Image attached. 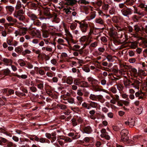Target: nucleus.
<instances>
[{
  "mask_svg": "<svg viewBox=\"0 0 147 147\" xmlns=\"http://www.w3.org/2000/svg\"><path fill=\"white\" fill-rule=\"evenodd\" d=\"M24 10L22 9L17 11H15L13 13V16L15 18H18L19 21H24L25 18L23 14L24 13Z\"/></svg>",
  "mask_w": 147,
  "mask_h": 147,
  "instance_id": "f257e3e1",
  "label": "nucleus"
},
{
  "mask_svg": "<svg viewBox=\"0 0 147 147\" xmlns=\"http://www.w3.org/2000/svg\"><path fill=\"white\" fill-rule=\"evenodd\" d=\"M75 22L79 23L80 25L79 28L82 33L86 32L88 27V25L87 23L84 21L80 22L76 20H75Z\"/></svg>",
  "mask_w": 147,
  "mask_h": 147,
  "instance_id": "f03ea898",
  "label": "nucleus"
},
{
  "mask_svg": "<svg viewBox=\"0 0 147 147\" xmlns=\"http://www.w3.org/2000/svg\"><path fill=\"white\" fill-rule=\"evenodd\" d=\"M120 134L121 140L123 142L127 141L129 139L128 131L126 129H123L121 131Z\"/></svg>",
  "mask_w": 147,
  "mask_h": 147,
  "instance_id": "7ed1b4c3",
  "label": "nucleus"
},
{
  "mask_svg": "<svg viewBox=\"0 0 147 147\" xmlns=\"http://www.w3.org/2000/svg\"><path fill=\"white\" fill-rule=\"evenodd\" d=\"M65 30L66 33L65 35L68 37V38L67 37L65 38V39L66 40L69 45H70L69 41H70L73 43H74V42L73 39V36L72 34L69 30L67 29H65Z\"/></svg>",
  "mask_w": 147,
  "mask_h": 147,
  "instance_id": "20e7f679",
  "label": "nucleus"
},
{
  "mask_svg": "<svg viewBox=\"0 0 147 147\" xmlns=\"http://www.w3.org/2000/svg\"><path fill=\"white\" fill-rule=\"evenodd\" d=\"M121 11L123 16L127 17H129L133 13L131 9L130 8L127 7L123 9Z\"/></svg>",
  "mask_w": 147,
  "mask_h": 147,
  "instance_id": "39448f33",
  "label": "nucleus"
},
{
  "mask_svg": "<svg viewBox=\"0 0 147 147\" xmlns=\"http://www.w3.org/2000/svg\"><path fill=\"white\" fill-rule=\"evenodd\" d=\"M6 19L9 22H11L8 24V26H13L16 23L19 24H20L18 22L16 18H13L11 16H7L6 17Z\"/></svg>",
  "mask_w": 147,
  "mask_h": 147,
  "instance_id": "423d86ee",
  "label": "nucleus"
},
{
  "mask_svg": "<svg viewBox=\"0 0 147 147\" xmlns=\"http://www.w3.org/2000/svg\"><path fill=\"white\" fill-rule=\"evenodd\" d=\"M101 134L100 135V136L102 138H105L107 140H109L110 138V137L108 133L106 131V129H103L101 130Z\"/></svg>",
  "mask_w": 147,
  "mask_h": 147,
  "instance_id": "0eeeda50",
  "label": "nucleus"
},
{
  "mask_svg": "<svg viewBox=\"0 0 147 147\" xmlns=\"http://www.w3.org/2000/svg\"><path fill=\"white\" fill-rule=\"evenodd\" d=\"M125 123L126 125H129V127H132L134 125V121L132 118H129L127 121L125 122Z\"/></svg>",
  "mask_w": 147,
  "mask_h": 147,
  "instance_id": "6e6552de",
  "label": "nucleus"
},
{
  "mask_svg": "<svg viewBox=\"0 0 147 147\" xmlns=\"http://www.w3.org/2000/svg\"><path fill=\"white\" fill-rule=\"evenodd\" d=\"M90 39L87 36H84L81 37L79 39V41L80 42H86L88 41V44H89L91 42L92 40H89Z\"/></svg>",
  "mask_w": 147,
  "mask_h": 147,
  "instance_id": "1a4fd4ad",
  "label": "nucleus"
},
{
  "mask_svg": "<svg viewBox=\"0 0 147 147\" xmlns=\"http://www.w3.org/2000/svg\"><path fill=\"white\" fill-rule=\"evenodd\" d=\"M34 69L36 71L38 72L39 75L40 76H44L45 75V72L44 70L42 69L41 67H34Z\"/></svg>",
  "mask_w": 147,
  "mask_h": 147,
  "instance_id": "9d476101",
  "label": "nucleus"
},
{
  "mask_svg": "<svg viewBox=\"0 0 147 147\" xmlns=\"http://www.w3.org/2000/svg\"><path fill=\"white\" fill-rule=\"evenodd\" d=\"M133 7L134 8V13L137 14L139 15L140 16H144V12H141L140 11H139L138 8L135 6H134Z\"/></svg>",
  "mask_w": 147,
  "mask_h": 147,
  "instance_id": "9b49d317",
  "label": "nucleus"
},
{
  "mask_svg": "<svg viewBox=\"0 0 147 147\" xmlns=\"http://www.w3.org/2000/svg\"><path fill=\"white\" fill-rule=\"evenodd\" d=\"M140 83V82L138 80H135L133 83H131V85L133 86V87L135 89H139Z\"/></svg>",
  "mask_w": 147,
  "mask_h": 147,
  "instance_id": "f8f14e48",
  "label": "nucleus"
},
{
  "mask_svg": "<svg viewBox=\"0 0 147 147\" xmlns=\"http://www.w3.org/2000/svg\"><path fill=\"white\" fill-rule=\"evenodd\" d=\"M135 95L136 97L138 98V99H142L143 98L144 96L145 95V94L144 92L141 91H138L136 92Z\"/></svg>",
  "mask_w": 147,
  "mask_h": 147,
  "instance_id": "ddd939ff",
  "label": "nucleus"
},
{
  "mask_svg": "<svg viewBox=\"0 0 147 147\" xmlns=\"http://www.w3.org/2000/svg\"><path fill=\"white\" fill-rule=\"evenodd\" d=\"M109 36L111 37H114L117 36V33L114 30L113 28H111L109 29Z\"/></svg>",
  "mask_w": 147,
  "mask_h": 147,
  "instance_id": "4468645a",
  "label": "nucleus"
},
{
  "mask_svg": "<svg viewBox=\"0 0 147 147\" xmlns=\"http://www.w3.org/2000/svg\"><path fill=\"white\" fill-rule=\"evenodd\" d=\"M27 15L33 21L37 18V17L36 15L32 12H28L27 13Z\"/></svg>",
  "mask_w": 147,
  "mask_h": 147,
  "instance_id": "2eb2a0df",
  "label": "nucleus"
},
{
  "mask_svg": "<svg viewBox=\"0 0 147 147\" xmlns=\"http://www.w3.org/2000/svg\"><path fill=\"white\" fill-rule=\"evenodd\" d=\"M67 1L65 4L70 5H73L76 4L77 2V1L76 0H64Z\"/></svg>",
  "mask_w": 147,
  "mask_h": 147,
  "instance_id": "dca6fc26",
  "label": "nucleus"
},
{
  "mask_svg": "<svg viewBox=\"0 0 147 147\" xmlns=\"http://www.w3.org/2000/svg\"><path fill=\"white\" fill-rule=\"evenodd\" d=\"M95 22L98 24L101 25L104 24V21L100 18H96L95 20Z\"/></svg>",
  "mask_w": 147,
  "mask_h": 147,
  "instance_id": "f3484780",
  "label": "nucleus"
},
{
  "mask_svg": "<svg viewBox=\"0 0 147 147\" xmlns=\"http://www.w3.org/2000/svg\"><path fill=\"white\" fill-rule=\"evenodd\" d=\"M14 76L19 78H21L22 79H26L28 78V74H22L21 75H19L17 74H15Z\"/></svg>",
  "mask_w": 147,
  "mask_h": 147,
  "instance_id": "a211bd4d",
  "label": "nucleus"
},
{
  "mask_svg": "<svg viewBox=\"0 0 147 147\" xmlns=\"http://www.w3.org/2000/svg\"><path fill=\"white\" fill-rule=\"evenodd\" d=\"M42 35L44 38H48L49 36V32L46 30H43L42 31Z\"/></svg>",
  "mask_w": 147,
  "mask_h": 147,
  "instance_id": "6ab92c4d",
  "label": "nucleus"
},
{
  "mask_svg": "<svg viewBox=\"0 0 147 147\" xmlns=\"http://www.w3.org/2000/svg\"><path fill=\"white\" fill-rule=\"evenodd\" d=\"M44 9V12L45 15L46 16H50L51 13L50 11V9L46 7H43Z\"/></svg>",
  "mask_w": 147,
  "mask_h": 147,
  "instance_id": "aec40b11",
  "label": "nucleus"
},
{
  "mask_svg": "<svg viewBox=\"0 0 147 147\" xmlns=\"http://www.w3.org/2000/svg\"><path fill=\"white\" fill-rule=\"evenodd\" d=\"M77 100L76 102L77 104L78 105H80L83 101V98L81 96H77L76 97Z\"/></svg>",
  "mask_w": 147,
  "mask_h": 147,
  "instance_id": "412c9836",
  "label": "nucleus"
},
{
  "mask_svg": "<svg viewBox=\"0 0 147 147\" xmlns=\"http://www.w3.org/2000/svg\"><path fill=\"white\" fill-rule=\"evenodd\" d=\"M84 131L85 133L87 134H90L92 132V130L91 127L90 126H88L84 128Z\"/></svg>",
  "mask_w": 147,
  "mask_h": 147,
  "instance_id": "4be33fe9",
  "label": "nucleus"
},
{
  "mask_svg": "<svg viewBox=\"0 0 147 147\" xmlns=\"http://www.w3.org/2000/svg\"><path fill=\"white\" fill-rule=\"evenodd\" d=\"M131 82L130 80L126 79L124 81V84L126 87L129 88V86H131Z\"/></svg>",
  "mask_w": 147,
  "mask_h": 147,
  "instance_id": "5701e85b",
  "label": "nucleus"
},
{
  "mask_svg": "<svg viewBox=\"0 0 147 147\" xmlns=\"http://www.w3.org/2000/svg\"><path fill=\"white\" fill-rule=\"evenodd\" d=\"M22 35H24L26 33V32L28 30L27 28L22 27L19 29Z\"/></svg>",
  "mask_w": 147,
  "mask_h": 147,
  "instance_id": "b1692460",
  "label": "nucleus"
},
{
  "mask_svg": "<svg viewBox=\"0 0 147 147\" xmlns=\"http://www.w3.org/2000/svg\"><path fill=\"white\" fill-rule=\"evenodd\" d=\"M97 99L98 101L102 103H104L105 101V99L104 98L103 96L100 95H98Z\"/></svg>",
  "mask_w": 147,
  "mask_h": 147,
  "instance_id": "393cba45",
  "label": "nucleus"
},
{
  "mask_svg": "<svg viewBox=\"0 0 147 147\" xmlns=\"http://www.w3.org/2000/svg\"><path fill=\"white\" fill-rule=\"evenodd\" d=\"M57 42L59 44L63 46H66L67 45L66 43H65V41L63 39L61 38H59L57 41Z\"/></svg>",
  "mask_w": 147,
  "mask_h": 147,
  "instance_id": "a878e982",
  "label": "nucleus"
},
{
  "mask_svg": "<svg viewBox=\"0 0 147 147\" xmlns=\"http://www.w3.org/2000/svg\"><path fill=\"white\" fill-rule=\"evenodd\" d=\"M122 124H119L118 126H113V130L116 131H118L122 129Z\"/></svg>",
  "mask_w": 147,
  "mask_h": 147,
  "instance_id": "bb28decb",
  "label": "nucleus"
},
{
  "mask_svg": "<svg viewBox=\"0 0 147 147\" xmlns=\"http://www.w3.org/2000/svg\"><path fill=\"white\" fill-rule=\"evenodd\" d=\"M141 27V28H140L139 26L137 25H135L134 26V30L136 32H138L139 31H142L143 30H144L143 28Z\"/></svg>",
  "mask_w": 147,
  "mask_h": 147,
  "instance_id": "cd10ccee",
  "label": "nucleus"
},
{
  "mask_svg": "<svg viewBox=\"0 0 147 147\" xmlns=\"http://www.w3.org/2000/svg\"><path fill=\"white\" fill-rule=\"evenodd\" d=\"M41 23L38 20H35L33 21V24L38 27L40 26H41Z\"/></svg>",
  "mask_w": 147,
  "mask_h": 147,
  "instance_id": "c85d7f7f",
  "label": "nucleus"
},
{
  "mask_svg": "<svg viewBox=\"0 0 147 147\" xmlns=\"http://www.w3.org/2000/svg\"><path fill=\"white\" fill-rule=\"evenodd\" d=\"M3 61L5 63L7 64V65L11 64L12 63V61L11 59L6 58H3Z\"/></svg>",
  "mask_w": 147,
  "mask_h": 147,
  "instance_id": "c756f323",
  "label": "nucleus"
},
{
  "mask_svg": "<svg viewBox=\"0 0 147 147\" xmlns=\"http://www.w3.org/2000/svg\"><path fill=\"white\" fill-rule=\"evenodd\" d=\"M98 95H95L92 94H91L90 95L89 98L90 99L93 100H96Z\"/></svg>",
  "mask_w": 147,
  "mask_h": 147,
  "instance_id": "7c9ffc66",
  "label": "nucleus"
},
{
  "mask_svg": "<svg viewBox=\"0 0 147 147\" xmlns=\"http://www.w3.org/2000/svg\"><path fill=\"white\" fill-rule=\"evenodd\" d=\"M109 6L108 4H104L102 6V9L105 12H107L109 8Z\"/></svg>",
  "mask_w": 147,
  "mask_h": 147,
  "instance_id": "2f4dec72",
  "label": "nucleus"
},
{
  "mask_svg": "<svg viewBox=\"0 0 147 147\" xmlns=\"http://www.w3.org/2000/svg\"><path fill=\"white\" fill-rule=\"evenodd\" d=\"M18 62L20 65L22 66H24L26 65L25 62L22 59H20L18 60Z\"/></svg>",
  "mask_w": 147,
  "mask_h": 147,
  "instance_id": "473e14b6",
  "label": "nucleus"
},
{
  "mask_svg": "<svg viewBox=\"0 0 147 147\" xmlns=\"http://www.w3.org/2000/svg\"><path fill=\"white\" fill-rule=\"evenodd\" d=\"M96 13L94 12H93L89 15V18L88 19L89 20H90L94 18L96 16Z\"/></svg>",
  "mask_w": 147,
  "mask_h": 147,
  "instance_id": "72a5a7b5",
  "label": "nucleus"
},
{
  "mask_svg": "<svg viewBox=\"0 0 147 147\" xmlns=\"http://www.w3.org/2000/svg\"><path fill=\"white\" fill-rule=\"evenodd\" d=\"M6 9L10 12H12L14 10L13 7L11 5H7L6 6Z\"/></svg>",
  "mask_w": 147,
  "mask_h": 147,
  "instance_id": "f704fd0d",
  "label": "nucleus"
},
{
  "mask_svg": "<svg viewBox=\"0 0 147 147\" xmlns=\"http://www.w3.org/2000/svg\"><path fill=\"white\" fill-rule=\"evenodd\" d=\"M80 46L78 45H74L72 48L71 49L73 51H78L80 48Z\"/></svg>",
  "mask_w": 147,
  "mask_h": 147,
  "instance_id": "c9c22d12",
  "label": "nucleus"
},
{
  "mask_svg": "<svg viewBox=\"0 0 147 147\" xmlns=\"http://www.w3.org/2000/svg\"><path fill=\"white\" fill-rule=\"evenodd\" d=\"M73 79L71 77H68L66 80V83L69 84H71L73 82Z\"/></svg>",
  "mask_w": 147,
  "mask_h": 147,
  "instance_id": "e433bc0d",
  "label": "nucleus"
},
{
  "mask_svg": "<svg viewBox=\"0 0 147 147\" xmlns=\"http://www.w3.org/2000/svg\"><path fill=\"white\" fill-rule=\"evenodd\" d=\"M82 106L87 109H89L91 108L90 106L89 105V104L85 102L82 104Z\"/></svg>",
  "mask_w": 147,
  "mask_h": 147,
  "instance_id": "4c0bfd02",
  "label": "nucleus"
},
{
  "mask_svg": "<svg viewBox=\"0 0 147 147\" xmlns=\"http://www.w3.org/2000/svg\"><path fill=\"white\" fill-rule=\"evenodd\" d=\"M71 8L69 7H65L63 9V11L66 13V14H69L70 13L71 11H70V9Z\"/></svg>",
  "mask_w": 147,
  "mask_h": 147,
  "instance_id": "58836bf2",
  "label": "nucleus"
},
{
  "mask_svg": "<svg viewBox=\"0 0 147 147\" xmlns=\"http://www.w3.org/2000/svg\"><path fill=\"white\" fill-rule=\"evenodd\" d=\"M89 105L90 106L92 107L95 108L97 107L98 104L96 102L92 101L90 102Z\"/></svg>",
  "mask_w": 147,
  "mask_h": 147,
  "instance_id": "ea45409f",
  "label": "nucleus"
},
{
  "mask_svg": "<svg viewBox=\"0 0 147 147\" xmlns=\"http://www.w3.org/2000/svg\"><path fill=\"white\" fill-rule=\"evenodd\" d=\"M10 70L8 69H5L3 71V74L5 76H8L10 74Z\"/></svg>",
  "mask_w": 147,
  "mask_h": 147,
  "instance_id": "a19ab883",
  "label": "nucleus"
},
{
  "mask_svg": "<svg viewBox=\"0 0 147 147\" xmlns=\"http://www.w3.org/2000/svg\"><path fill=\"white\" fill-rule=\"evenodd\" d=\"M137 43L136 42H131L130 45L131 47L133 49H135L137 47Z\"/></svg>",
  "mask_w": 147,
  "mask_h": 147,
  "instance_id": "79ce46f5",
  "label": "nucleus"
},
{
  "mask_svg": "<svg viewBox=\"0 0 147 147\" xmlns=\"http://www.w3.org/2000/svg\"><path fill=\"white\" fill-rule=\"evenodd\" d=\"M72 124L73 126L74 127L77 125L78 124L77 121L75 119L73 118L71 120Z\"/></svg>",
  "mask_w": 147,
  "mask_h": 147,
  "instance_id": "37998d69",
  "label": "nucleus"
},
{
  "mask_svg": "<svg viewBox=\"0 0 147 147\" xmlns=\"http://www.w3.org/2000/svg\"><path fill=\"white\" fill-rule=\"evenodd\" d=\"M142 45L143 48L147 47V40L144 39L142 40Z\"/></svg>",
  "mask_w": 147,
  "mask_h": 147,
  "instance_id": "c03bdc74",
  "label": "nucleus"
},
{
  "mask_svg": "<svg viewBox=\"0 0 147 147\" xmlns=\"http://www.w3.org/2000/svg\"><path fill=\"white\" fill-rule=\"evenodd\" d=\"M58 107H59L60 109L64 110L66 109V106L65 105L63 104H58L57 105Z\"/></svg>",
  "mask_w": 147,
  "mask_h": 147,
  "instance_id": "a18cd8bd",
  "label": "nucleus"
},
{
  "mask_svg": "<svg viewBox=\"0 0 147 147\" xmlns=\"http://www.w3.org/2000/svg\"><path fill=\"white\" fill-rule=\"evenodd\" d=\"M102 2L101 0H98L96 1L93 2V3L96 4L98 7H100L102 4Z\"/></svg>",
  "mask_w": 147,
  "mask_h": 147,
  "instance_id": "49530a36",
  "label": "nucleus"
},
{
  "mask_svg": "<svg viewBox=\"0 0 147 147\" xmlns=\"http://www.w3.org/2000/svg\"><path fill=\"white\" fill-rule=\"evenodd\" d=\"M78 2L79 3L85 5L88 4L89 3V1H86V0H80Z\"/></svg>",
  "mask_w": 147,
  "mask_h": 147,
  "instance_id": "de8ad7c7",
  "label": "nucleus"
},
{
  "mask_svg": "<svg viewBox=\"0 0 147 147\" xmlns=\"http://www.w3.org/2000/svg\"><path fill=\"white\" fill-rule=\"evenodd\" d=\"M22 7V5L20 2H17V4L15 7V8L16 10L20 9Z\"/></svg>",
  "mask_w": 147,
  "mask_h": 147,
  "instance_id": "09e8293b",
  "label": "nucleus"
},
{
  "mask_svg": "<svg viewBox=\"0 0 147 147\" xmlns=\"http://www.w3.org/2000/svg\"><path fill=\"white\" fill-rule=\"evenodd\" d=\"M114 57H116L115 56H112L111 55H108L107 56L106 59H107L108 61H109L110 62V61H112V58Z\"/></svg>",
  "mask_w": 147,
  "mask_h": 147,
  "instance_id": "8fccbe9b",
  "label": "nucleus"
},
{
  "mask_svg": "<svg viewBox=\"0 0 147 147\" xmlns=\"http://www.w3.org/2000/svg\"><path fill=\"white\" fill-rule=\"evenodd\" d=\"M142 108L141 107H139L136 110V112L138 114H140L142 111Z\"/></svg>",
  "mask_w": 147,
  "mask_h": 147,
  "instance_id": "3c124183",
  "label": "nucleus"
},
{
  "mask_svg": "<svg viewBox=\"0 0 147 147\" xmlns=\"http://www.w3.org/2000/svg\"><path fill=\"white\" fill-rule=\"evenodd\" d=\"M77 26V24L76 23L72 24H71L70 26V28L72 30H73L76 28Z\"/></svg>",
  "mask_w": 147,
  "mask_h": 147,
  "instance_id": "603ef678",
  "label": "nucleus"
},
{
  "mask_svg": "<svg viewBox=\"0 0 147 147\" xmlns=\"http://www.w3.org/2000/svg\"><path fill=\"white\" fill-rule=\"evenodd\" d=\"M26 85L29 86L30 85L32 86L33 85V83L32 81H30L29 80H26L25 82Z\"/></svg>",
  "mask_w": 147,
  "mask_h": 147,
  "instance_id": "864d4df0",
  "label": "nucleus"
},
{
  "mask_svg": "<svg viewBox=\"0 0 147 147\" xmlns=\"http://www.w3.org/2000/svg\"><path fill=\"white\" fill-rule=\"evenodd\" d=\"M1 33L2 36L3 37H5L7 34V32L5 30H2Z\"/></svg>",
  "mask_w": 147,
  "mask_h": 147,
  "instance_id": "5fc2aeb1",
  "label": "nucleus"
},
{
  "mask_svg": "<svg viewBox=\"0 0 147 147\" xmlns=\"http://www.w3.org/2000/svg\"><path fill=\"white\" fill-rule=\"evenodd\" d=\"M14 34H15L16 37H17L18 36H22L19 29L16 30L14 32Z\"/></svg>",
  "mask_w": 147,
  "mask_h": 147,
  "instance_id": "6e6d98bb",
  "label": "nucleus"
},
{
  "mask_svg": "<svg viewBox=\"0 0 147 147\" xmlns=\"http://www.w3.org/2000/svg\"><path fill=\"white\" fill-rule=\"evenodd\" d=\"M97 45L98 42L97 41H95L91 43L90 45V47H96Z\"/></svg>",
  "mask_w": 147,
  "mask_h": 147,
  "instance_id": "4d7b16f0",
  "label": "nucleus"
},
{
  "mask_svg": "<svg viewBox=\"0 0 147 147\" xmlns=\"http://www.w3.org/2000/svg\"><path fill=\"white\" fill-rule=\"evenodd\" d=\"M115 86H117V89L119 91L122 90H123V87L121 84H117V85H116Z\"/></svg>",
  "mask_w": 147,
  "mask_h": 147,
  "instance_id": "13d9d810",
  "label": "nucleus"
},
{
  "mask_svg": "<svg viewBox=\"0 0 147 147\" xmlns=\"http://www.w3.org/2000/svg\"><path fill=\"white\" fill-rule=\"evenodd\" d=\"M110 90L114 94L116 93L117 92L116 88L113 86L111 87L110 88Z\"/></svg>",
  "mask_w": 147,
  "mask_h": 147,
  "instance_id": "bf43d9fd",
  "label": "nucleus"
},
{
  "mask_svg": "<svg viewBox=\"0 0 147 147\" xmlns=\"http://www.w3.org/2000/svg\"><path fill=\"white\" fill-rule=\"evenodd\" d=\"M75 59L78 60V63L79 64L80 66H82V64L84 63V61L82 60L76 58H75Z\"/></svg>",
  "mask_w": 147,
  "mask_h": 147,
  "instance_id": "052dcab7",
  "label": "nucleus"
},
{
  "mask_svg": "<svg viewBox=\"0 0 147 147\" xmlns=\"http://www.w3.org/2000/svg\"><path fill=\"white\" fill-rule=\"evenodd\" d=\"M74 83L76 85H78L81 83V82L79 79H76L74 80Z\"/></svg>",
  "mask_w": 147,
  "mask_h": 147,
  "instance_id": "680f3d73",
  "label": "nucleus"
},
{
  "mask_svg": "<svg viewBox=\"0 0 147 147\" xmlns=\"http://www.w3.org/2000/svg\"><path fill=\"white\" fill-rule=\"evenodd\" d=\"M31 53V51L28 50H26L24 51H23L22 53V55H25L26 54H30Z\"/></svg>",
  "mask_w": 147,
  "mask_h": 147,
  "instance_id": "e2e57ef3",
  "label": "nucleus"
},
{
  "mask_svg": "<svg viewBox=\"0 0 147 147\" xmlns=\"http://www.w3.org/2000/svg\"><path fill=\"white\" fill-rule=\"evenodd\" d=\"M15 51L18 53H20L22 51L20 47H17L15 49Z\"/></svg>",
  "mask_w": 147,
  "mask_h": 147,
  "instance_id": "0e129e2a",
  "label": "nucleus"
},
{
  "mask_svg": "<svg viewBox=\"0 0 147 147\" xmlns=\"http://www.w3.org/2000/svg\"><path fill=\"white\" fill-rule=\"evenodd\" d=\"M98 13L99 16H100L102 17L104 16H106V14L104 13L102 10H99L98 11Z\"/></svg>",
  "mask_w": 147,
  "mask_h": 147,
  "instance_id": "69168bd1",
  "label": "nucleus"
},
{
  "mask_svg": "<svg viewBox=\"0 0 147 147\" xmlns=\"http://www.w3.org/2000/svg\"><path fill=\"white\" fill-rule=\"evenodd\" d=\"M82 69L84 71L86 72H88L90 71V69L87 67H82Z\"/></svg>",
  "mask_w": 147,
  "mask_h": 147,
  "instance_id": "338daca9",
  "label": "nucleus"
},
{
  "mask_svg": "<svg viewBox=\"0 0 147 147\" xmlns=\"http://www.w3.org/2000/svg\"><path fill=\"white\" fill-rule=\"evenodd\" d=\"M67 102L71 104H73L74 103V100L73 98H69L67 99Z\"/></svg>",
  "mask_w": 147,
  "mask_h": 147,
  "instance_id": "774afa93",
  "label": "nucleus"
}]
</instances>
